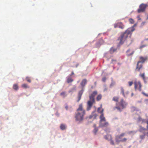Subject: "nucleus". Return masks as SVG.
<instances>
[{"label": "nucleus", "instance_id": "f704fd0d", "mask_svg": "<svg viewBox=\"0 0 148 148\" xmlns=\"http://www.w3.org/2000/svg\"><path fill=\"white\" fill-rule=\"evenodd\" d=\"M145 134H144L143 135H140V138L142 139H143L145 138Z\"/></svg>", "mask_w": 148, "mask_h": 148}, {"label": "nucleus", "instance_id": "7ed1b4c3", "mask_svg": "<svg viewBox=\"0 0 148 148\" xmlns=\"http://www.w3.org/2000/svg\"><path fill=\"white\" fill-rule=\"evenodd\" d=\"M97 91H94L89 95V99L87 102V111L90 110L93 104L95 103V97L97 94Z\"/></svg>", "mask_w": 148, "mask_h": 148}, {"label": "nucleus", "instance_id": "a878e982", "mask_svg": "<svg viewBox=\"0 0 148 148\" xmlns=\"http://www.w3.org/2000/svg\"><path fill=\"white\" fill-rule=\"evenodd\" d=\"M116 50V49L112 47L110 49V52L111 53H112L114 52H115Z\"/></svg>", "mask_w": 148, "mask_h": 148}, {"label": "nucleus", "instance_id": "423d86ee", "mask_svg": "<svg viewBox=\"0 0 148 148\" xmlns=\"http://www.w3.org/2000/svg\"><path fill=\"white\" fill-rule=\"evenodd\" d=\"M134 88L136 90H137L140 91H141L142 85L140 81H135L134 82Z\"/></svg>", "mask_w": 148, "mask_h": 148}, {"label": "nucleus", "instance_id": "dca6fc26", "mask_svg": "<svg viewBox=\"0 0 148 148\" xmlns=\"http://www.w3.org/2000/svg\"><path fill=\"white\" fill-rule=\"evenodd\" d=\"M105 138L108 140H110L112 138V136L110 135H107L105 136Z\"/></svg>", "mask_w": 148, "mask_h": 148}, {"label": "nucleus", "instance_id": "cd10ccee", "mask_svg": "<svg viewBox=\"0 0 148 148\" xmlns=\"http://www.w3.org/2000/svg\"><path fill=\"white\" fill-rule=\"evenodd\" d=\"M22 87L23 88H28L29 87L26 84H23L22 85Z\"/></svg>", "mask_w": 148, "mask_h": 148}, {"label": "nucleus", "instance_id": "6ab92c4d", "mask_svg": "<svg viewBox=\"0 0 148 148\" xmlns=\"http://www.w3.org/2000/svg\"><path fill=\"white\" fill-rule=\"evenodd\" d=\"M94 129L93 131V132L95 134L97 133V132L98 131V129L97 127H96V125L94 124Z\"/></svg>", "mask_w": 148, "mask_h": 148}, {"label": "nucleus", "instance_id": "c756f323", "mask_svg": "<svg viewBox=\"0 0 148 148\" xmlns=\"http://www.w3.org/2000/svg\"><path fill=\"white\" fill-rule=\"evenodd\" d=\"M140 76L143 78V79L144 80L145 79V74L144 73L142 74H140Z\"/></svg>", "mask_w": 148, "mask_h": 148}, {"label": "nucleus", "instance_id": "4be33fe9", "mask_svg": "<svg viewBox=\"0 0 148 148\" xmlns=\"http://www.w3.org/2000/svg\"><path fill=\"white\" fill-rule=\"evenodd\" d=\"M60 95L62 96L64 98L67 95L66 94V92H62L60 94Z\"/></svg>", "mask_w": 148, "mask_h": 148}, {"label": "nucleus", "instance_id": "f03ea898", "mask_svg": "<svg viewBox=\"0 0 148 148\" xmlns=\"http://www.w3.org/2000/svg\"><path fill=\"white\" fill-rule=\"evenodd\" d=\"M85 114V111L83 108L82 104H79V107L77 110V112L75 113V120L79 122L82 121Z\"/></svg>", "mask_w": 148, "mask_h": 148}, {"label": "nucleus", "instance_id": "58836bf2", "mask_svg": "<svg viewBox=\"0 0 148 148\" xmlns=\"http://www.w3.org/2000/svg\"><path fill=\"white\" fill-rule=\"evenodd\" d=\"M142 93L146 97H148V94H146L144 92H142Z\"/></svg>", "mask_w": 148, "mask_h": 148}, {"label": "nucleus", "instance_id": "c85d7f7f", "mask_svg": "<svg viewBox=\"0 0 148 148\" xmlns=\"http://www.w3.org/2000/svg\"><path fill=\"white\" fill-rule=\"evenodd\" d=\"M146 130L144 127H143L141 126L140 127V129L139 130V131L140 132H142L143 131H144Z\"/></svg>", "mask_w": 148, "mask_h": 148}, {"label": "nucleus", "instance_id": "20e7f679", "mask_svg": "<svg viewBox=\"0 0 148 148\" xmlns=\"http://www.w3.org/2000/svg\"><path fill=\"white\" fill-rule=\"evenodd\" d=\"M127 105V103L123 99H122L120 102L116 103V106L114 108V109L115 110L117 109L119 111H121L122 109L126 107Z\"/></svg>", "mask_w": 148, "mask_h": 148}, {"label": "nucleus", "instance_id": "7c9ffc66", "mask_svg": "<svg viewBox=\"0 0 148 148\" xmlns=\"http://www.w3.org/2000/svg\"><path fill=\"white\" fill-rule=\"evenodd\" d=\"M121 93L123 94V95L125 97V95L124 93V90L123 88H121Z\"/></svg>", "mask_w": 148, "mask_h": 148}, {"label": "nucleus", "instance_id": "473e14b6", "mask_svg": "<svg viewBox=\"0 0 148 148\" xmlns=\"http://www.w3.org/2000/svg\"><path fill=\"white\" fill-rule=\"evenodd\" d=\"M26 79L27 80V82L30 83L31 82V80L30 78L28 77H27L26 78Z\"/></svg>", "mask_w": 148, "mask_h": 148}, {"label": "nucleus", "instance_id": "b1692460", "mask_svg": "<svg viewBox=\"0 0 148 148\" xmlns=\"http://www.w3.org/2000/svg\"><path fill=\"white\" fill-rule=\"evenodd\" d=\"M119 99L118 97H113L112 100L116 102H118Z\"/></svg>", "mask_w": 148, "mask_h": 148}, {"label": "nucleus", "instance_id": "0eeeda50", "mask_svg": "<svg viewBox=\"0 0 148 148\" xmlns=\"http://www.w3.org/2000/svg\"><path fill=\"white\" fill-rule=\"evenodd\" d=\"M147 5L144 4H141L139 7V8L137 12L140 13L141 12H143L145 10Z\"/></svg>", "mask_w": 148, "mask_h": 148}, {"label": "nucleus", "instance_id": "1a4fd4ad", "mask_svg": "<svg viewBox=\"0 0 148 148\" xmlns=\"http://www.w3.org/2000/svg\"><path fill=\"white\" fill-rule=\"evenodd\" d=\"M108 122L107 121L99 122V126L101 127H106L108 125Z\"/></svg>", "mask_w": 148, "mask_h": 148}, {"label": "nucleus", "instance_id": "ea45409f", "mask_svg": "<svg viewBox=\"0 0 148 148\" xmlns=\"http://www.w3.org/2000/svg\"><path fill=\"white\" fill-rule=\"evenodd\" d=\"M68 108H69V107H68V106L67 104H66V105L65 106V108L66 109V110H68Z\"/></svg>", "mask_w": 148, "mask_h": 148}, {"label": "nucleus", "instance_id": "4c0bfd02", "mask_svg": "<svg viewBox=\"0 0 148 148\" xmlns=\"http://www.w3.org/2000/svg\"><path fill=\"white\" fill-rule=\"evenodd\" d=\"M146 46H147V45H141V46H140V49H142L143 48V47H146Z\"/></svg>", "mask_w": 148, "mask_h": 148}, {"label": "nucleus", "instance_id": "ddd939ff", "mask_svg": "<svg viewBox=\"0 0 148 148\" xmlns=\"http://www.w3.org/2000/svg\"><path fill=\"white\" fill-rule=\"evenodd\" d=\"M87 82V80L86 79H83L81 83V86L83 87H84L86 84Z\"/></svg>", "mask_w": 148, "mask_h": 148}, {"label": "nucleus", "instance_id": "9d476101", "mask_svg": "<svg viewBox=\"0 0 148 148\" xmlns=\"http://www.w3.org/2000/svg\"><path fill=\"white\" fill-rule=\"evenodd\" d=\"M134 52V51L131 50L130 49H128L126 52L127 55L128 56H130L132 55Z\"/></svg>", "mask_w": 148, "mask_h": 148}, {"label": "nucleus", "instance_id": "a211bd4d", "mask_svg": "<svg viewBox=\"0 0 148 148\" xmlns=\"http://www.w3.org/2000/svg\"><path fill=\"white\" fill-rule=\"evenodd\" d=\"M124 25L121 22H119L118 27L121 29H123L124 27Z\"/></svg>", "mask_w": 148, "mask_h": 148}, {"label": "nucleus", "instance_id": "c03bdc74", "mask_svg": "<svg viewBox=\"0 0 148 148\" xmlns=\"http://www.w3.org/2000/svg\"><path fill=\"white\" fill-rule=\"evenodd\" d=\"M133 95H134V94L133 93H132V94H131V96H132Z\"/></svg>", "mask_w": 148, "mask_h": 148}, {"label": "nucleus", "instance_id": "49530a36", "mask_svg": "<svg viewBox=\"0 0 148 148\" xmlns=\"http://www.w3.org/2000/svg\"><path fill=\"white\" fill-rule=\"evenodd\" d=\"M112 61H116V60H112Z\"/></svg>", "mask_w": 148, "mask_h": 148}, {"label": "nucleus", "instance_id": "aec40b11", "mask_svg": "<svg viewBox=\"0 0 148 148\" xmlns=\"http://www.w3.org/2000/svg\"><path fill=\"white\" fill-rule=\"evenodd\" d=\"M66 126L65 125L62 124L60 126V129L62 130H65L66 129Z\"/></svg>", "mask_w": 148, "mask_h": 148}, {"label": "nucleus", "instance_id": "bb28decb", "mask_svg": "<svg viewBox=\"0 0 148 148\" xmlns=\"http://www.w3.org/2000/svg\"><path fill=\"white\" fill-rule=\"evenodd\" d=\"M129 21L130 23L131 24H134V20L131 18H130L129 19Z\"/></svg>", "mask_w": 148, "mask_h": 148}, {"label": "nucleus", "instance_id": "39448f33", "mask_svg": "<svg viewBox=\"0 0 148 148\" xmlns=\"http://www.w3.org/2000/svg\"><path fill=\"white\" fill-rule=\"evenodd\" d=\"M139 58L140 60L138 62L136 69V70L138 71H139L142 68V64L144 63L145 61L148 60L147 57H143V56H140Z\"/></svg>", "mask_w": 148, "mask_h": 148}, {"label": "nucleus", "instance_id": "f257e3e1", "mask_svg": "<svg viewBox=\"0 0 148 148\" xmlns=\"http://www.w3.org/2000/svg\"><path fill=\"white\" fill-rule=\"evenodd\" d=\"M135 30L134 26H133L127 29L125 32L122 34L119 37L118 40L119 41V43H123L126 40L128 37H131L132 32Z\"/></svg>", "mask_w": 148, "mask_h": 148}, {"label": "nucleus", "instance_id": "412c9836", "mask_svg": "<svg viewBox=\"0 0 148 148\" xmlns=\"http://www.w3.org/2000/svg\"><path fill=\"white\" fill-rule=\"evenodd\" d=\"M73 81V79L71 77H69L67 79V82L69 83L72 82Z\"/></svg>", "mask_w": 148, "mask_h": 148}, {"label": "nucleus", "instance_id": "393cba45", "mask_svg": "<svg viewBox=\"0 0 148 148\" xmlns=\"http://www.w3.org/2000/svg\"><path fill=\"white\" fill-rule=\"evenodd\" d=\"M102 96L101 95H99L97 97L96 99L97 101L100 100L101 99Z\"/></svg>", "mask_w": 148, "mask_h": 148}, {"label": "nucleus", "instance_id": "f8f14e48", "mask_svg": "<svg viewBox=\"0 0 148 148\" xmlns=\"http://www.w3.org/2000/svg\"><path fill=\"white\" fill-rule=\"evenodd\" d=\"M97 116V115L95 113V112H93L92 114L89 116V118L91 119L93 118L94 119H95Z\"/></svg>", "mask_w": 148, "mask_h": 148}, {"label": "nucleus", "instance_id": "e433bc0d", "mask_svg": "<svg viewBox=\"0 0 148 148\" xmlns=\"http://www.w3.org/2000/svg\"><path fill=\"white\" fill-rule=\"evenodd\" d=\"M128 84L129 86H131L133 84V82L132 81L131 82H128Z\"/></svg>", "mask_w": 148, "mask_h": 148}, {"label": "nucleus", "instance_id": "c9c22d12", "mask_svg": "<svg viewBox=\"0 0 148 148\" xmlns=\"http://www.w3.org/2000/svg\"><path fill=\"white\" fill-rule=\"evenodd\" d=\"M110 143L112 145H114V141L112 140V138L110 140Z\"/></svg>", "mask_w": 148, "mask_h": 148}, {"label": "nucleus", "instance_id": "37998d69", "mask_svg": "<svg viewBox=\"0 0 148 148\" xmlns=\"http://www.w3.org/2000/svg\"><path fill=\"white\" fill-rule=\"evenodd\" d=\"M74 74V73L73 72H72V73H71V76L72 75H73Z\"/></svg>", "mask_w": 148, "mask_h": 148}, {"label": "nucleus", "instance_id": "a18cd8bd", "mask_svg": "<svg viewBox=\"0 0 148 148\" xmlns=\"http://www.w3.org/2000/svg\"><path fill=\"white\" fill-rule=\"evenodd\" d=\"M145 40H148V38H146L145 39Z\"/></svg>", "mask_w": 148, "mask_h": 148}, {"label": "nucleus", "instance_id": "9b49d317", "mask_svg": "<svg viewBox=\"0 0 148 148\" xmlns=\"http://www.w3.org/2000/svg\"><path fill=\"white\" fill-rule=\"evenodd\" d=\"M100 121L99 122H101L102 121H106V118L104 116V114H101L99 117Z\"/></svg>", "mask_w": 148, "mask_h": 148}, {"label": "nucleus", "instance_id": "4468645a", "mask_svg": "<svg viewBox=\"0 0 148 148\" xmlns=\"http://www.w3.org/2000/svg\"><path fill=\"white\" fill-rule=\"evenodd\" d=\"M97 111L99 113H100L101 114H103V109L102 108L101 106L98 108Z\"/></svg>", "mask_w": 148, "mask_h": 148}, {"label": "nucleus", "instance_id": "6e6552de", "mask_svg": "<svg viewBox=\"0 0 148 148\" xmlns=\"http://www.w3.org/2000/svg\"><path fill=\"white\" fill-rule=\"evenodd\" d=\"M125 133H122L119 135H117L115 137V141L116 142L119 143L120 142V140L122 139V137H123L125 135Z\"/></svg>", "mask_w": 148, "mask_h": 148}, {"label": "nucleus", "instance_id": "72a5a7b5", "mask_svg": "<svg viewBox=\"0 0 148 148\" xmlns=\"http://www.w3.org/2000/svg\"><path fill=\"white\" fill-rule=\"evenodd\" d=\"M119 25V23H117L114 24V27L115 28H116L117 27H118Z\"/></svg>", "mask_w": 148, "mask_h": 148}, {"label": "nucleus", "instance_id": "de8ad7c7", "mask_svg": "<svg viewBox=\"0 0 148 148\" xmlns=\"http://www.w3.org/2000/svg\"><path fill=\"white\" fill-rule=\"evenodd\" d=\"M147 136L148 137V132L147 133Z\"/></svg>", "mask_w": 148, "mask_h": 148}, {"label": "nucleus", "instance_id": "5701e85b", "mask_svg": "<svg viewBox=\"0 0 148 148\" xmlns=\"http://www.w3.org/2000/svg\"><path fill=\"white\" fill-rule=\"evenodd\" d=\"M13 89L15 90H17L18 89V86L16 84H14L13 86Z\"/></svg>", "mask_w": 148, "mask_h": 148}, {"label": "nucleus", "instance_id": "a19ab883", "mask_svg": "<svg viewBox=\"0 0 148 148\" xmlns=\"http://www.w3.org/2000/svg\"><path fill=\"white\" fill-rule=\"evenodd\" d=\"M146 122L147 124V129L148 130V119L147 120Z\"/></svg>", "mask_w": 148, "mask_h": 148}, {"label": "nucleus", "instance_id": "2eb2a0df", "mask_svg": "<svg viewBox=\"0 0 148 148\" xmlns=\"http://www.w3.org/2000/svg\"><path fill=\"white\" fill-rule=\"evenodd\" d=\"M138 122H141L142 123H145V120L142 119L140 116L138 117Z\"/></svg>", "mask_w": 148, "mask_h": 148}, {"label": "nucleus", "instance_id": "f3484780", "mask_svg": "<svg viewBox=\"0 0 148 148\" xmlns=\"http://www.w3.org/2000/svg\"><path fill=\"white\" fill-rule=\"evenodd\" d=\"M82 94V92L81 91L79 92L78 94V99L77 101V102H78L81 99Z\"/></svg>", "mask_w": 148, "mask_h": 148}, {"label": "nucleus", "instance_id": "79ce46f5", "mask_svg": "<svg viewBox=\"0 0 148 148\" xmlns=\"http://www.w3.org/2000/svg\"><path fill=\"white\" fill-rule=\"evenodd\" d=\"M106 78L105 77H104L102 79V80L103 82H104L106 81Z\"/></svg>", "mask_w": 148, "mask_h": 148}, {"label": "nucleus", "instance_id": "09e8293b", "mask_svg": "<svg viewBox=\"0 0 148 148\" xmlns=\"http://www.w3.org/2000/svg\"><path fill=\"white\" fill-rule=\"evenodd\" d=\"M139 16H138V18H139Z\"/></svg>", "mask_w": 148, "mask_h": 148}, {"label": "nucleus", "instance_id": "2f4dec72", "mask_svg": "<svg viewBox=\"0 0 148 148\" xmlns=\"http://www.w3.org/2000/svg\"><path fill=\"white\" fill-rule=\"evenodd\" d=\"M127 140V138H124L121 140L120 142H125Z\"/></svg>", "mask_w": 148, "mask_h": 148}]
</instances>
